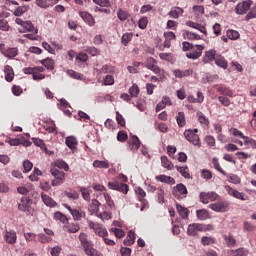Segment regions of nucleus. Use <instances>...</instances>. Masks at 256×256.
Here are the masks:
<instances>
[{"label": "nucleus", "instance_id": "f257e3e1", "mask_svg": "<svg viewBox=\"0 0 256 256\" xmlns=\"http://www.w3.org/2000/svg\"><path fill=\"white\" fill-rule=\"evenodd\" d=\"M79 241L84 249V252L88 256H99V253L96 249L93 248V243L89 241V236L85 233H80Z\"/></svg>", "mask_w": 256, "mask_h": 256}, {"label": "nucleus", "instance_id": "f03ea898", "mask_svg": "<svg viewBox=\"0 0 256 256\" xmlns=\"http://www.w3.org/2000/svg\"><path fill=\"white\" fill-rule=\"evenodd\" d=\"M31 205H33V200L27 196H23L18 203V211L29 215L31 213Z\"/></svg>", "mask_w": 256, "mask_h": 256}, {"label": "nucleus", "instance_id": "7ed1b4c3", "mask_svg": "<svg viewBox=\"0 0 256 256\" xmlns=\"http://www.w3.org/2000/svg\"><path fill=\"white\" fill-rule=\"evenodd\" d=\"M88 226L90 229H93L94 233L98 235V237H107L109 235V232H107L106 228H103L99 223H95L93 221L88 222Z\"/></svg>", "mask_w": 256, "mask_h": 256}, {"label": "nucleus", "instance_id": "20e7f679", "mask_svg": "<svg viewBox=\"0 0 256 256\" xmlns=\"http://www.w3.org/2000/svg\"><path fill=\"white\" fill-rule=\"evenodd\" d=\"M200 201L204 205H207L209 201H218L219 200V194L217 192H201L200 195Z\"/></svg>", "mask_w": 256, "mask_h": 256}, {"label": "nucleus", "instance_id": "39448f33", "mask_svg": "<svg viewBox=\"0 0 256 256\" xmlns=\"http://www.w3.org/2000/svg\"><path fill=\"white\" fill-rule=\"evenodd\" d=\"M251 5H253V1L251 0L240 2L235 7V13L237 15H246L247 11L251 9Z\"/></svg>", "mask_w": 256, "mask_h": 256}, {"label": "nucleus", "instance_id": "423d86ee", "mask_svg": "<svg viewBox=\"0 0 256 256\" xmlns=\"http://www.w3.org/2000/svg\"><path fill=\"white\" fill-rule=\"evenodd\" d=\"M108 188L112 189L113 191H119L120 193H124V195H127V193H129V186L127 184L119 183L118 181L109 182Z\"/></svg>", "mask_w": 256, "mask_h": 256}, {"label": "nucleus", "instance_id": "0eeeda50", "mask_svg": "<svg viewBox=\"0 0 256 256\" xmlns=\"http://www.w3.org/2000/svg\"><path fill=\"white\" fill-rule=\"evenodd\" d=\"M145 67L150 71H153L156 75H161V68L157 66V61L153 57L147 58L145 62Z\"/></svg>", "mask_w": 256, "mask_h": 256}, {"label": "nucleus", "instance_id": "6e6552de", "mask_svg": "<svg viewBox=\"0 0 256 256\" xmlns=\"http://www.w3.org/2000/svg\"><path fill=\"white\" fill-rule=\"evenodd\" d=\"M209 208L216 213H225L229 209V203L227 202H216L209 205Z\"/></svg>", "mask_w": 256, "mask_h": 256}, {"label": "nucleus", "instance_id": "1a4fd4ad", "mask_svg": "<svg viewBox=\"0 0 256 256\" xmlns=\"http://www.w3.org/2000/svg\"><path fill=\"white\" fill-rule=\"evenodd\" d=\"M203 49H205V46L203 45H196V50H193L192 52H187L186 53V57L188 59H192L193 61L199 59V57H201V55H203Z\"/></svg>", "mask_w": 256, "mask_h": 256}, {"label": "nucleus", "instance_id": "9d476101", "mask_svg": "<svg viewBox=\"0 0 256 256\" xmlns=\"http://www.w3.org/2000/svg\"><path fill=\"white\" fill-rule=\"evenodd\" d=\"M187 233L190 237H197L199 233H202L201 223H192L187 228Z\"/></svg>", "mask_w": 256, "mask_h": 256}, {"label": "nucleus", "instance_id": "9b49d317", "mask_svg": "<svg viewBox=\"0 0 256 256\" xmlns=\"http://www.w3.org/2000/svg\"><path fill=\"white\" fill-rule=\"evenodd\" d=\"M217 59V51L215 49H211L208 51H205V54L202 58V62L204 65H207V63H212V61H215Z\"/></svg>", "mask_w": 256, "mask_h": 256}, {"label": "nucleus", "instance_id": "f8f14e48", "mask_svg": "<svg viewBox=\"0 0 256 256\" xmlns=\"http://www.w3.org/2000/svg\"><path fill=\"white\" fill-rule=\"evenodd\" d=\"M187 193V187L183 183L177 184L172 191V195H174L176 199H179V194L187 195Z\"/></svg>", "mask_w": 256, "mask_h": 256}, {"label": "nucleus", "instance_id": "ddd939ff", "mask_svg": "<svg viewBox=\"0 0 256 256\" xmlns=\"http://www.w3.org/2000/svg\"><path fill=\"white\" fill-rule=\"evenodd\" d=\"M4 241H6L9 245L17 243V232L13 230L6 231L4 234Z\"/></svg>", "mask_w": 256, "mask_h": 256}, {"label": "nucleus", "instance_id": "4468645a", "mask_svg": "<svg viewBox=\"0 0 256 256\" xmlns=\"http://www.w3.org/2000/svg\"><path fill=\"white\" fill-rule=\"evenodd\" d=\"M184 137L193 145H199V135L194 134L191 130H186L184 132Z\"/></svg>", "mask_w": 256, "mask_h": 256}, {"label": "nucleus", "instance_id": "2eb2a0df", "mask_svg": "<svg viewBox=\"0 0 256 256\" xmlns=\"http://www.w3.org/2000/svg\"><path fill=\"white\" fill-rule=\"evenodd\" d=\"M35 4L41 9H47L53 7V5H57V0H36Z\"/></svg>", "mask_w": 256, "mask_h": 256}, {"label": "nucleus", "instance_id": "dca6fc26", "mask_svg": "<svg viewBox=\"0 0 256 256\" xmlns=\"http://www.w3.org/2000/svg\"><path fill=\"white\" fill-rule=\"evenodd\" d=\"M99 207H101V203L97 199H93L88 207V211L91 215L99 214Z\"/></svg>", "mask_w": 256, "mask_h": 256}, {"label": "nucleus", "instance_id": "f3484780", "mask_svg": "<svg viewBox=\"0 0 256 256\" xmlns=\"http://www.w3.org/2000/svg\"><path fill=\"white\" fill-rule=\"evenodd\" d=\"M130 151H137L139 147H141V141L139 140V137L132 136V139L128 143Z\"/></svg>", "mask_w": 256, "mask_h": 256}, {"label": "nucleus", "instance_id": "a211bd4d", "mask_svg": "<svg viewBox=\"0 0 256 256\" xmlns=\"http://www.w3.org/2000/svg\"><path fill=\"white\" fill-rule=\"evenodd\" d=\"M156 181H160V183H166L167 185H175V178L167 175L156 176Z\"/></svg>", "mask_w": 256, "mask_h": 256}, {"label": "nucleus", "instance_id": "6ab92c4d", "mask_svg": "<svg viewBox=\"0 0 256 256\" xmlns=\"http://www.w3.org/2000/svg\"><path fill=\"white\" fill-rule=\"evenodd\" d=\"M18 51L17 48H6L5 50H2V55L8 59H13V57H17Z\"/></svg>", "mask_w": 256, "mask_h": 256}, {"label": "nucleus", "instance_id": "aec40b11", "mask_svg": "<svg viewBox=\"0 0 256 256\" xmlns=\"http://www.w3.org/2000/svg\"><path fill=\"white\" fill-rule=\"evenodd\" d=\"M214 61L215 65H217V67H221V69H227V67H229V62H227L225 57L221 55H217Z\"/></svg>", "mask_w": 256, "mask_h": 256}, {"label": "nucleus", "instance_id": "412c9836", "mask_svg": "<svg viewBox=\"0 0 256 256\" xmlns=\"http://www.w3.org/2000/svg\"><path fill=\"white\" fill-rule=\"evenodd\" d=\"M227 191L232 197H235V199H241V201H247V198H245L244 193H241L231 187H228Z\"/></svg>", "mask_w": 256, "mask_h": 256}, {"label": "nucleus", "instance_id": "4be33fe9", "mask_svg": "<svg viewBox=\"0 0 256 256\" xmlns=\"http://www.w3.org/2000/svg\"><path fill=\"white\" fill-rule=\"evenodd\" d=\"M229 256H249V251L245 248H239L236 250H229Z\"/></svg>", "mask_w": 256, "mask_h": 256}, {"label": "nucleus", "instance_id": "5701e85b", "mask_svg": "<svg viewBox=\"0 0 256 256\" xmlns=\"http://www.w3.org/2000/svg\"><path fill=\"white\" fill-rule=\"evenodd\" d=\"M80 17L86 22L88 23V25L90 27H93V25H95V19L93 18V16L87 12H80Z\"/></svg>", "mask_w": 256, "mask_h": 256}, {"label": "nucleus", "instance_id": "b1692460", "mask_svg": "<svg viewBox=\"0 0 256 256\" xmlns=\"http://www.w3.org/2000/svg\"><path fill=\"white\" fill-rule=\"evenodd\" d=\"M176 209H177L180 217H182V219L189 218V209L183 207L181 204H176Z\"/></svg>", "mask_w": 256, "mask_h": 256}, {"label": "nucleus", "instance_id": "393cba45", "mask_svg": "<svg viewBox=\"0 0 256 256\" xmlns=\"http://www.w3.org/2000/svg\"><path fill=\"white\" fill-rule=\"evenodd\" d=\"M50 172H51V175L54 177V179L65 181V172L59 171L56 168H51Z\"/></svg>", "mask_w": 256, "mask_h": 256}, {"label": "nucleus", "instance_id": "a878e982", "mask_svg": "<svg viewBox=\"0 0 256 256\" xmlns=\"http://www.w3.org/2000/svg\"><path fill=\"white\" fill-rule=\"evenodd\" d=\"M41 197L44 205H46L47 207H55L57 205L55 200H53V198H51L49 195L42 194Z\"/></svg>", "mask_w": 256, "mask_h": 256}, {"label": "nucleus", "instance_id": "bb28decb", "mask_svg": "<svg viewBox=\"0 0 256 256\" xmlns=\"http://www.w3.org/2000/svg\"><path fill=\"white\" fill-rule=\"evenodd\" d=\"M22 27L23 29H25V31H28L29 33H35V35H37L38 33V30L37 28H35V26H33L32 21H25Z\"/></svg>", "mask_w": 256, "mask_h": 256}, {"label": "nucleus", "instance_id": "cd10ccee", "mask_svg": "<svg viewBox=\"0 0 256 256\" xmlns=\"http://www.w3.org/2000/svg\"><path fill=\"white\" fill-rule=\"evenodd\" d=\"M196 217L200 221H206V219H209V211H207L206 209L197 210Z\"/></svg>", "mask_w": 256, "mask_h": 256}, {"label": "nucleus", "instance_id": "c85d7f7f", "mask_svg": "<svg viewBox=\"0 0 256 256\" xmlns=\"http://www.w3.org/2000/svg\"><path fill=\"white\" fill-rule=\"evenodd\" d=\"M183 37H184V39H188V40H191V41H193V40L199 41L201 39V36H199L196 33L189 32V31H184L183 32Z\"/></svg>", "mask_w": 256, "mask_h": 256}, {"label": "nucleus", "instance_id": "c756f323", "mask_svg": "<svg viewBox=\"0 0 256 256\" xmlns=\"http://www.w3.org/2000/svg\"><path fill=\"white\" fill-rule=\"evenodd\" d=\"M41 63L49 71H53V69H55V66H54L55 62L51 58H46V59L42 60Z\"/></svg>", "mask_w": 256, "mask_h": 256}, {"label": "nucleus", "instance_id": "7c9ffc66", "mask_svg": "<svg viewBox=\"0 0 256 256\" xmlns=\"http://www.w3.org/2000/svg\"><path fill=\"white\" fill-rule=\"evenodd\" d=\"M161 165L165 169H168V171H172L173 169V163L167 158V156H162L161 157Z\"/></svg>", "mask_w": 256, "mask_h": 256}, {"label": "nucleus", "instance_id": "2f4dec72", "mask_svg": "<svg viewBox=\"0 0 256 256\" xmlns=\"http://www.w3.org/2000/svg\"><path fill=\"white\" fill-rule=\"evenodd\" d=\"M216 91L217 93H220V95H225L226 97H233V90L227 87H218Z\"/></svg>", "mask_w": 256, "mask_h": 256}, {"label": "nucleus", "instance_id": "473e14b6", "mask_svg": "<svg viewBox=\"0 0 256 256\" xmlns=\"http://www.w3.org/2000/svg\"><path fill=\"white\" fill-rule=\"evenodd\" d=\"M93 167H95L96 169H109V162L101 161V160H95L93 162Z\"/></svg>", "mask_w": 256, "mask_h": 256}, {"label": "nucleus", "instance_id": "72a5a7b5", "mask_svg": "<svg viewBox=\"0 0 256 256\" xmlns=\"http://www.w3.org/2000/svg\"><path fill=\"white\" fill-rule=\"evenodd\" d=\"M29 11V6H19L15 9L14 15L15 17H21V15H24V13H27Z\"/></svg>", "mask_w": 256, "mask_h": 256}, {"label": "nucleus", "instance_id": "f704fd0d", "mask_svg": "<svg viewBox=\"0 0 256 256\" xmlns=\"http://www.w3.org/2000/svg\"><path fill=\"white\" fill-rule=\"evenodd\" d=\"M66 145L69 147V149H75V147H77V138H75V136L67 137Z\"/></svg>", "mask_w": 256, "mask_h": 256}, {"label": "nucleus", "instance_id": "c9c22d12", "mask_svg": "<svg viewBox=\"0 0 256 256\" xmlns=\"http://www.w3.org/2000/svg\"><path fill=\"white\" fill-rule=\"evenodd\" d=\"M178 126L185 127L187 121L185 120V112H179L176 116Z\"/></svg>", "mask_w": 256, "mask_h": 256}, {"label": "nucleus", "instance_id": "e433bc0d", "mask_svg": "<svg viewBox=\"0 0 256 256\" xmlns=\"http://www.w3.org/2000/svg\"><path fill=\"white\" fill-rule=\"evenodd\" d=\"M176 169L184 179H191V174L187 172V166H176Z\"/></svg>", "mask_w": 256, "mask_h": 256}, {"label": "nucleus", "instance_id": "4c0bfd02", "mask_svg": "<svg viewBox=\"0 0 256 256\" xmlns=\"http://www.w3.org/2000/svg\"><path fill=\"white\" fill-rule=\"evenodd\" d=\"M124 245H133L135 243V232H128L126 239L123 241Z\"/></svg>", "mask_w": 256, "mask_h": 256}, {"label": "nucleus", "instance_id": "58836bf2", "mask_svg": "<svg viewBox=\"0 0 256 256\" xmlns=\"http://www.w3.org/2000/svg\"><path fill=\"white\" fill-rule=\"evenodd\" d=\"M80 191L84 201H91V190H89V188L81 187Z\"/></svg>", "mask_w": 256, "mask_h": 256}, {"label": "nucleus", "instance_id": "ea45409f", "mask_svg": "<svg viewBox=\"0 0 256 256\" xmlns=\"http://www.w3.org/2000/svg\"><path fill=\"white\" fill-rule=\"evenodd\" d=\"M198 121L201 125H209V118L203 112H197Z\"/></svg>", "mask_w": 256, "mask_h": 256}, {"label": "nucleus", "instance_id": "a19ab883", "mask_svg": "<svg viewBox=\"0 0 256 256\" xmlns=\"http://www.w3.org/2000/svg\"><path fill=\"white\" fill-rule=\"evenodd\" d=\"M169 17H172V19H179V15H183V9L182 8H176L174 10H171L168 13Z\"/></svg>", "mask_w": 256, "mask_h": 256}, {"label": "nucleus", "instance_id": "79ce46f5", "mask_svg": "<svg viewBox=\"0 0 256 256\" xmlns=\"http://www.w3.org/2000/svg\"><path fill=\"white\" fill-rule=\"evenodd\" d=\"M251 19H256V5L253 6L245 16V21H251Z\"/></svg>", "mask_w": 256, "mask_h": 256}, {"label": "nucleus", "instance_id": "37998d69", "mask_svg": "<svg viewBox=\"0 0 256 256\" xmlns=\"http://www.w3.org/2000/svg\"><path fill=\"white\" fill-rule=\"evenodd\" d=\"M66 229L68 233H77L81 227H79V224L70 223L66 226Z\"/></svg>", "mask_w": 256, "mask_h": 256}, {"label": "nucleus", "instance_id": "c03bdc74", "mask_svg": "<svg viewBox=\"0 0 256 256\" xmlns=\"http://www.w3.org/2000/svg\"><path fill=\"white\" fill-rule=\"evenodd\" d=\"M117 17L120 19V21H127L129 18V13L125 10L119 9L117 12Z\"/></svg>", "mask_w": 256, "mask_h": 256}, {"label": "nucleus", "instance_id": "a18cd8bd", "mask_svg": "<svg viewBox=\"0 0 256 256\" xmlns=\"http://www.w3.org/2000/svg\"><path fill=\"white\" fill-rule=\"evenodd\" d=\"M133 39V33H125L122 36V44H124L125 47L129 45V42Z\"/></svg>", "mask_w": 256, "mask_h": 256}, {"label": "nucleus", "instance_id": "49530a36", "mask_svg": "<svg viewBox=\"0 0 256 256\" xmlns=\"http://www.w3.org/2000/svg\"><path fill=\"white\" fill-rule=\"evenodd\" d=\"M214 169H216V171H219V173H221L222 175H227L226 172H224L223 168H221V165L219 164V161L217 160V158H214L212 160Z\"/></svg>", "mask_w": 256, "mask_h": 256}, {"label": "nucleus", "instance_id": "de8ad7c7", "mask_svg": "<svg viewBox=\"0 0 256 256\" xmlns=\"http://www.w3.org/2000/svg\"><path fill=\"white\" fill-rule=\"evenodd\" d=\"M201 177H202L203 179H206V181H209V179H212V178H213V173H211L210 170L202 169V170H201Z\"/></svg>", "mask_w": 256, "mask_h": 256}, {"label": "nucleus", "instance_id": "09e8293b", "mask_svg": "<svg viewBox=\"0 0 256 256\" xmlns=\"http://www.w3.org/2000/svg\"><path fill=\"white\" fill-rule=\"evenodd\" d=\"M139 91V86L137 84H133L129 89L131 97H137L139 95Z\"/></svg>", "mask_w": 256, "mask_h": 256}, {"label": "nucleus", "instance_id": "8fccbe9b", "mask_svg": "<svg viewBox=\"0 0 256 256\" xmlns=\"http://www.w3.org/2000/svg\"><path fill=\"white\" fill-rule=\"evenodd\" d=\"M23 169H24V173H29V171H31V169H33V163L29 160H24L23 161Z\"/></svg>", "mask_w": 256, "mask_h": 256}, {"label": "nucleus", "instance_id": "3c124183", "mask_svg": "<svg viewBox=\"0 0 256 256\" xmlns=\"http://www.w3.org/2000/svg\"><path fill=\"white\" fill-rule=\"evenodd\" d=\"M54 218L56 219V221H61V223H67V216H65L61 212H56L54 214Z\"/></svg>", "mask_w": 256, "mask_h": 256}, {"label": "nucleus", "instance_id": "603ef678", "mask_svg": "<svg viewBox=\"0 0 256 256\" xmlns=\"http://www.w3.org/2000/svg\"><path fill=\"white\" fill-rule=\"evenodd\" d=\"M244 144L247 145L248 147H252L253 149H256V140L251 139L248 136L244 138Z\"/></svg>", "mask_w": 256, "mask_h": 256}, {"label": "nucleus", "instance_id": "864d4df0", "mask_svg": "<svg viewBox=\"0 0 256 256\" xmlns=\"http://www.w3.org/2000/svg\"><path fill=\"white\" fill-rule=\"evenodd\" d=\"M136 194L138 195L139 201H141L142 203H145V196L147 195L145 193V190H143L142 188H138L136 190Z\"/></svg>", "mask_w": 256, "mask_h": 256}, {"label": "nucleus", "instance_id": "5fc2aeb1", "mask_svg": "<svg viewBox=\"0 0 256 256\" xmlns=\"http://www.w3.org/2000/svg\"><path fill=\"white\" fill-rule=\"evenodd\" d=\"M228 39L235 41V39H239V32L236 30H229L227 32Z\"/></svg>", "mask_w": 256, "mask_h": 256}, {"label": "nucleus", "instance_id": "6e6d98bb", "mask_svg": "<svg viewBox=\"0 0 256 256\" xmlns=\"http://www.w3.org/2000/svg\"><path fill=\"white\" fill-rule=\"evenodd\" d=\"M93 3L100 7H111V2L109 0H93Z\"/></svg>", "mask_w": 256, "mask_h": 256}, {"label": "nucleus", "instance_id": "4d7b16f0", "mask_svg": "<svg viewBox=\"0 0 256 256\" xmlns=\"http://www.w3.org/2000/svg\"><path fill=\"white\" fill-rule=\"evenodd\" d=\"M68 75H70V77L73 79H78L80 81L83 79V74L75 72L74 70H68Z\"/></svg>", "mask_w": 256, "mask_h": 256}, {"label": "nucleus", "instance_id": "13d9d810", "mask_svg": "<svg viewBox=\"0 0 256 256\" xmlns=\"http://www.w3.org/2000/svg\"><path fill=\"white\" fill-rule=\"evenodd\" d=\"M224 239H225L228 247H235V245L237 244V240H235L233 238V236H225Z\"/></svg>", "mask_w": 256, "mask_h": 256}, {"label": "nucleus", "instance_id": "bf43d9fd", "mask_svg": "<svg viewBox=\"0 0 256 256\" xmlns=\"http://www.w3.org/2000/svg\"><path fill=\"white\" fill-rule=\"evenodd\" d=\"M228 181L230 183H234V185H237L238 183H241V178H239V176H237L236 174H231L230 176H228Z\"/></svg>", "mask_w": 256, "mask_h": 256}, {"label": "nucleus", "instance_id": "052dcab7", "mask_svg": "<svg viewBox=\"0 0 256 256\" xmlns=\"http://www.w3.org/2000/svg\"><path fill=\"white\" fill-rule=\"evenodd\" d=\"M24 238L26 241H36L37 234L33 232H27V233H24Z\"/></svg>", "mask_w": 256, "mask_h": 256}, {"label": "nucleus", "instance_id": "680f3d73", "mask_svg": "<svg viewBox=\"0 0 256 256\" xmlns=\"http://www.w3.org/2000/svg\"><path fill=\"white\" fill-rule=\"evenodd\" d=\"M127 138H128L127 132H125V131L118 132V134H117V140L118 141L123 143V142L127 141Z\"/></svg>", "mask_w": 256, "mask_h": 256}, {"label": "nucleus", "instance_id": "e2e57ef3", "mask_svg": "<svg viewBox=\"0 0 256 256\" xmlns=\"http://www.w3.org/2000/svg\"><path fill=\"white\" fill-rule=\"evenodd\" d=\"M56 165L59 169H64V171H69V164H67V162L63 160H58Z\"/></svg>", "mask_w": 256, "mask_h": 256}, {"label": "nucleus", "instance_id": "0e129e2a", "mask_svg": "<svg viewBox=\"0 0 256 256\" xmlns=\"http://www.w3.org/2000/svg\"><path fill=\"white\" fill-rule=\"evenodd\" d=\"M0 31H9V22L5 19H0Z\"/></svg>", "mask_w": 256, "mask_h": 256}, {"label": "nucleus", "instance_id": "69168bd1", "mask_svg": "<svg viewBox=\"0 0 256 256\" xmlns=\"http://www.w3.org/2000/svg\"><path fill=\"white\" fill-rule=\"evenodd\" d=\"M38 241L40 243H51V237L46 236L45 234H38Z\"/></svg>", "mask_w": 256, "mask_h": 256}, {"label": "nucleus", "instance_id": "338daca9", "mask_svg": "<svg viewBox=\"0 0 256 256\" xmlns=\"http://www.w3.org/2000/svg\"><path fill=\"white\" fill-rule=\"evenodd\" d=\"M50 255L51 256H59V255H61V246H55V247L51 248Z\"/></svg>", "mask_w": 256, "mask_h": 256}, {"label": "nucleus", "instance_id": "774afa93", "mask_svg": "<svg viewBox=\"0 0 256 256\" xmlns=\"http://www.w3.org/2000/svg\"><path fill=\"white\" fill-rule=\"evenodd\" d=\"M115 83V78L113 75H106L104 78V85H113Z\"/></svg>", "mask_w": 256, "mask_h": 256}]
</instances>
